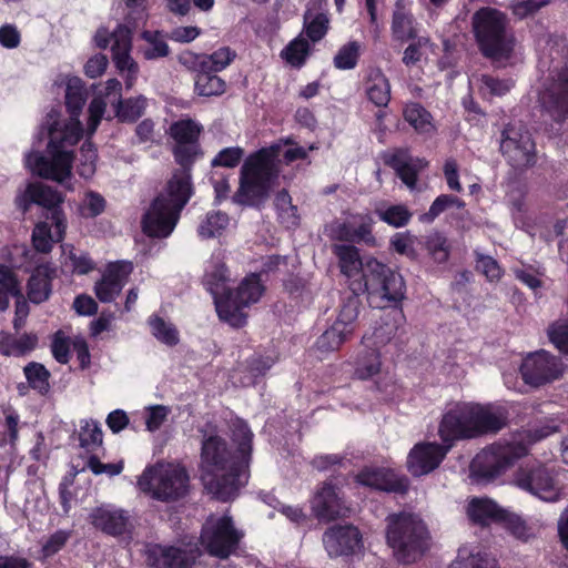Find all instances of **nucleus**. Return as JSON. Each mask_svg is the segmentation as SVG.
<instances>
[{"instance_id":"obj_8","label":"nucleus","mask_w":568,"mask_h":568,"mask_svg":"<svg viewBox=\"0 0 568 568\" xmlns=\"http://www.w3.org/2000/svg\"><path fill=\"white\" fill-rule=\"evenodd\" d=\"M386 541L398 561L409 564L429 548L430 534L418 514L400 511L386 517Z\"/></svg>"},{"instance_id":"obj_48","label":"nucleus","mask_w":568,"mask_h":568,"mask_svg":"<svg viewBox=\"0 0 568 568\" xmlns=\"http://www.w3.org/2000/svg\"><path fill=\"white\" fill-rule=\"evenodd\" d=\"M352 336L334 323L316 341L315 346L322 353H329L338 349L342 344Z\"/></svg>"},{"instance_id":"obj_50","label":"nucleus","mask_w":568,"mask_h":568,"mask_svg":"<svg viewBox=\"0 0 568 568\" xmlns=\"http://www.w3.org/2000/svg\"><path fill=\"white\" fill-rule=\"evenodd\" d=\"M38 343L36 335H22L17 339H11L9 335L0 334V352L6 355H17L31 351Z\"/></svg>"},{"instance_id":"obj_14","label":"nucleus","mask_w":568,"mask_h":568,"mask_svg":"<svg viewBox=\"0 0 568 568\" xmlns=\"http://www.w3.org/2000/svg\"><path fill=\"white\" fill-rule=\"evenodd\" d=\"M94 42L100 49H105L112 42L114 65L123 77L126 89H132L139 74V65L131 55L132 29L125 24H119L113 32H109L106 28H100L95 32Z\"/></svg>"},{"instance_id":"obj_35","label":"nucleus","mask_w":568,"mask_h":568,"mask_svg":"<svg viewBox=\"0 0 568 568\" xmlns=\"http://www.w3.org/2000/svg\"><path fill=\"white\" fill-rule=\"evenodd\" d=\"M559 430L558 422L552 417H547L539 420L537 424L530 426L529 428L517 433L513 436L514 439H521L525 445L528 446V450L530 446L534 444L549 437L550 435L557 433Z\"/></svg>"},{"instance_id":"obj_54","label":"nucleus","mask_w":568,"mask_h":568,"mask_svg":"<svg viewBox=\"0 0 568 568\" xmlns=\"http://www.w3.org/2000/svg\"><path fill=\"white\" fill-rule=\"evenodd\" d=\"M376 213L383 222L393 227L405 226L412 217L409 210L402 204L390 205L385 209L377 207Z\"/></svg>"},{"instance_id":"obj_12","label":"nucleus","mask_w":568,"mask_h":568,"mask_svg":"<svg viewBox=\"0 0 568 568\" xmlns=\"http://www.w3.org/2000/svg\"><path fill=\"white\" fill-rule=\"evenodd\" d=\"M121 90L122 84L118 79H109L105 82L103 91H99L91 100L88 108L89 118L87 123L89 134L95 132L104 115L108 102L114 106L115 115L121 121L132 122L143 114L146 108V99L144 97H138L122 101Z\"/></svg>"},{"instance_id":"obj_15","label":"nucleus","mask_w":568,"mask_h":568,"mask_svg":"<svg viewBox=\"0 0 568 568\" xmlns=\"http://www.w3.org/2000/svg\"><path fill=\"white\" fill-rule=\"evenodd\" d=\"M528 455V446L523 440L499 442L483 449L471 463V471L483 478L491 479L504 474L516 460Z\"/></svg>"},{"instance_id":"obj_23","label":"nucleus","mask_w":568,"mask_h":568,"mask_svg":"<svg viewBox=\"0 0 568 568\" xmlns=\"http://www.w3.org/2000/svg\"><path fill=\"white\" fill-rule=\"evenodd\" d=\"M453 443L440 446L435 443L415 445L407 457V468L414 476H423L438 467Z\"/></svg>"},{"instance_id":"obj_26","label":"nucleus","mask_w":568,"mask_h":568,"mask_svg":"<svg viewBox=\"0 0 568 568\" xmlns=\"http://www.w3.org/2000/svg\"><path fill=\"white\" fill-rule=\"evenodd\" d=\"M359 485L384 491L405 493L408 480L387 468L365 467L356 475Z\"/></svg>"},{"instance_id":"obj_10","label":"nucleus","mask_w":568,"mask_h":568,"mask_svg":"<svg viewBox=\"0 0 568 568\" xmlns=\"http://www.w3.org/2000/svg\"><path fill=\"white\" fill-rule=\"evenodd\" d=\"M138 486L158 500L174 501L187 494L190 477L180 464L158 463L142 473Z\"/></svg>"},{"instance_id":"obj_53","label":"nucleus","mask_w":568,"mask_h":568,"mask_svg":"<svg viewBox=\"0 0 568 568\" xmlns=\"http://www.w3.org/2000/svg\"><path fill=\"white\" fill-rule=\"evenodd\" d=\"M549 342L561 353L568 355V318H558L547 327Z\"/></svg>"},{"instance_id":"obj_31","label":"nucleus","mask_w":568,"mask_h":568,"mask_svg":"<svg viewBox=\"0 0 568 568\" xmlns=\"http://www.w3.org/2000/svg\"><path fill=\"white\" fill-rule=\"evenodd\" d=\"M63 202V196L60 192L51 186L42 183H31L27 186L26 192L20 200V205L27 211L30 203L52 209Z\"/></svg>"},{"instance_id":"obj_22","label":"nucleus","mask_w":568,"mask_h":568,"mask_svg":"<svg viewBox=\"0 0 568 568\" xmlns=\"http://www.w3.org/2000/svg\"><path fill=\"white\" fill-rule=\"evenodd\" d=\"M311 508L318 520L327 523L351 514V507L341 496L339 490L327 483L323 484L314 494Z\"/></svg>"},{"instance_id":"obj_13","label":"nucleus","mask_w":568,"mask_h":568,"mask_svg":"<svg viewBox=\"0 0 568 568\" xmlns=\"http://www.w3.org/2000/svg\"><path fill=\"white\" fill-rule=\"evenodd\" d=\"M243 536L229 515H211L202 526L200 545L210 556L224 560L236 552Z\"/></svg>"},{"instance_id":"obj_43","label":"nucleus","mask_w":568,"mask_h":568,"mask_svg":"<svg viewBox=\"0 0 568 568\" xmlns=\"http://www.w3.org/2000/svg\"><path fill=\"white\" fill-rule=\"evenodd\" d=\"M235 57V51L229 47H222L211 54L202 55L199 60V68L216 73L227 68Z\"/></svg>"},{"instance_id":"obj_7","label":"nucleus","mask_w":568,"mask_h":568,"mask_svg":"<svg viewBox=\"0 0 568 568\" xmlns=\"http://www.w3.org/2000/svg\"><path fill=\"white\" fill-rule=\"evenodd\" d=\"M193 194L191 175L174 172L166 187L151 203L142 220L143 232L151 237H168L175 229L181 211Z\"/></svg>"},{"instance_id":"obj_42","label":"nucleus","mask_w":568,"mask_h":568,"mask_svg":"<svg viewBox=\"0 0 568 568\" xmlns=\"http://www.w3.org/2000/svg\"><path fill=\"white\" fill-rule=\"evenodd\" d=\"M226 83L215 72L201 70L195 80V91L202 97L221 95L225 92Z\"/></svg>"},{"instance_id":"obj_33","label":"nucleus","mask_w":568,"mask_h":568,"mask_svg":"<svg viewBox=\"0 0 568 568\" xmlns=\"http://www.w3.org/2000/svg\"><path fill=\"white\" fill-rule=\"evenodd\" d=\"M62 250V266L77 275H85L95 268V262L90 255L74 247L71 244L61 245Z\"/></svg>"},{"instance_id":"obj_25","label":"nucleus","mask_w":568,"mask_h":568,"mask_svg":"<svg viewBox=\"0 0 568 568\" xmlns=\"http://www.w3.org/2000/svg\"><path fill=\"white\" fill-rule=\"evenodd\" d=\"M133 271L131 262H116L108 265L100 281L94 285V293L102 303L112 302L122 291Z\"/></svg>"},{"instance_id":"obj_2","label":"nucleus","mask_w":568,"mask_h":568,"mask_svg":"<svg viewBox=\"0 0 568 568\" xmlns=\"http://www.w3.org/2000/svg\"><path fill=\"white\" fill-rule=\"evenodd\" d=\"M201 433L200 478L211 495L227 501L247 481V460L231 454L215 427L207 425Z\"/></svg>"},{"instance_id":"obj_16","label":"nucleus","mask_w":568,"mask_h":568,"mask_svg":"<svg viewBox=\"0 0 568 568\" xmlns=\"http://www.w3.org/2000/svg\"><path fill=\"white\" fill-rule=\"evenodd\" d=\"M500 152L516 170L524 171L537 163V150L530 132L519 123H508L500 133Z\"/></svg>"},{"instance_id":"obj_11","label":"nucleus","mask_w":568,"mask_h":568,"mask_svg":"<svg viewBox=\"0 0 568 568\" xmlns=\"http://www.w3.org/2000/svg\"><path fill=\"white\" fill-rule=\"evenodd\" d=\"M510 483L545 503H557L566 496L559 473L549 463L534 462L518 467Z\"/></svg>"},{"instance_id":"obj_24","label":"nucleus","mask_w":568,"mask_h":568,"mask_svg":"<svg viewBox=\"0 0 568 568\" xmlns=\"http://www.w3.org/2000/svg\"><path fill=\"white\" fill-rule=\"evenodd\" d=\"M91 524L102 532L118 537L129 532L132 528L128 511L113 505H102L90 514Z\"/></svg>"},{"instance_id":"obj_1","label":"nucleus","mask_w":568,"mask_h":568,"mask_svg":"<svg viewBox=\"0 0 568 568\" xmlns=\"http://www.w3.org/2000/svg\"><path fill=\"white\" fill-rule=\"evenodd\" d=\"M65 87L69 119L62 120L60 111L55 109L47 114L43 123L49 135L45 154L28 153L26 165L32 173L73 191V146L80 141L83 133L79 116L85 103V88L79 77H67Z\"/></svg>"},{"instance_id":"obj_21","label":"nucleus","mask_w":568,"mask_h":568,"mask_svg":"<svg viewBox=\"0 0 568 568\" xmlns=\"http://www.w3.org/2000/svg\"><path fill=\"white\" fill-rule=\"evenodd\" d=\"M323 546L329 558L348 557L363 548L362 534L353 525H335L323 534Z\"/></svg>"},{"instance_id":"obj_60","label":"nucleus","mask_w":568,"mask_h":568,"mask_svg":"<svg viewBox=\"0 0 568 568\" xmlns=\"http://www.w3.org/2000/svg\"><path fill=\"white\" fill-rule=\"evenodd\" d=\"M464 202L456 196L442 194L435 199L432 203L427 213L422 216L423 221L430 222L435 220L440 213H443L446 209L450 206H456L457 209L464 207Z\"/></svg>"},{"instance_id":"obj_6","label":"nucleus","mask_w":568,"mask_h":568,"mask_svg":"<svg viewBox=\"0 0 568 568\" xmlns=\"http://www.w3.org/2000/svg\"><path fill=\"white\" fill-rule=\"evenodd\" d=\"M507 424L501 406L479 403H457L442 418L438 434L444 443L495 434Z\"/></svg>"},{"instance_id":"obj_52","label":"nucleus","mask_w":568,"mask_h":568,"mask_svg":"<svg viewBox=\"0 0 568 568\" xmlns=\"http://www.w3.org/2000/svg\"><path fill=\"white\" fill-rule=\"evenodd\" d=\"M304 22L307 37L314 42L321 40L327 32L328 19L323 12L313 11L312 8H307Z\"/></svg>"},{"instance_id":"obj_5","label":"nucleus","mask_w":568,"mask_h":568,"mask_svg":"<svg viewBox=\"0 0 568 568\" xmlns=\"http://www.w3.org/2000/svg\"><path fill=\"white\" fill-rule=\"evenodd\" d=\"M229 277L224 264L214 263L207 267L204 283L214 297L220 320L233 327H241L246 323L245 310L261 300L265 287L260 275L253 273L244 277L235 291H227L225 284Z\"/></svg>"},{"instance_id":"obj_62","label":"nucleus","mask_w":568,"mask_h":568,"mask_svg":"<svg viewBox=\"0 0 568 568\" xmlns=\"http://www.w3.org/2000/svg\"><path fill=\"white\" fill-rule=\"evenodd\" d=\"M97 152L90 142H84L81 146L79 174L84 179H90L95 172Z\"/></svg>"},{"instance_id":"obj_58","label":"nucleus","mask_w":568,"mask_h":568,"mask_svg":"<svg viewBox=\"0 0 568 568\" xmlns=\"http://www.w3.org/2000/svg\"><path fill=\"white\" fill-rule=\"evenodd\" d=\"M104 209V197L98 192L88 191L84 193L79 212L83 217H95L103 213Z\"/></svg>"},{"instance_id":"obj_61","label":"nucleus","mask_w":568,"mask_h":568,"mask_svg":"<svg viewBox=\"0 0 568 568\" xmlns=\"http://www.w3.org/2000/svg\"><path fill=\"white\" fill-rule=\"evenodd\" d=\"M359 48L357 42H349L342 47L334 58L335 67L341 70L353 69L357 63Z\"/></svg>"},{"instance_id":"obj_30","label":"nucleus","mask_w":568,"mask_h":568,"mask_svg":"<svg viewBox=\"0 0 568 568\" xmlns=\"http://www.w3.org/2000/svg\"><path fill=\"white\" fill-rule=\"evenodd\" d=\"M54 274L55 268L50 263L39 265L34 270L28 283V297L32 303L39 304L49 298L50 281Z\"/></svg>"},{"instance_id":"obj_38","label":"nucleus","mask_w":568,"mask_h":568,"mask_svg":"<svg viewBox=\"0 0 568 568\" xmlns=\"http://www.w3.org/2000/svg\"><path fill=\"white\" fill-rule=\"evenodd\" d=\"M359 293H353L346 297L338 311L337 318L334 322L335 325L353 335L355 329V322L359 314L361 301L358 297Z\"/></svg>"},{"instance_id":"obj_59","label":"nucleus","mask_w":568,"mask_h":568,"mask_svg":"<svg viewBox=\"0 0 568 568\" xmlns=\"http://www.w3.org/2000/svg\"><path fill=\"white\" fill-rule=\"evenodd\" d=\"M232 435L239 442V455L243 460L248 462L251 452L252 432L243 420H235L232 426Z\"/></svg>"},{"instance_id":"obj_34","label":"nucleus","mask_w":568,"mask_h":568,"mask_svg":"<svg viewBox=\"0 0 568 568\" xmlns=\"http://www.w3.org/2000/svg\"><path fill=\"white\" fill-rule=\"evenodd\" d=\"M382 354L362 347L354 361V377L361 381L372 379L381 373Z\"/></svg>"},{"instance_id":"obj_57","label":"nucleus","mask_w":568,"mask_h":568,"mask_svg":"<svg viewBox=\"0 0 568 568\" xmlns=\"http://www.w3.org/2000/svg\"><path fill=\"white\" fill-rule=\"evenodd\" d=\"M373 217L369 214L354 215V242H364L368 245L375 244V237L372 234Z\"/></svg>"},{"instance_id":"obj_28","label":"nucleus","mask_w":568,"mask_h":568,"mask_svg":"<svg viewBox=\"0 0 568 568\" xmlns=\"http://www.w3.org/2000/svg\"><path fill=\"white\" fill-rule=\"evenodd\" d=\"M387 163L396 171L400 180L412 190L416 185L418 172L427 165V161L419 158H413L406 150H397L394 152Z\"/></svg>"},{"instance_id":"obj_46","label":"nucleus","mask_w":568,"mask_h":568,"mask_svg":"<svg viewBox=\"0 0 568 568\" xmlns=\"http://www.w3.org/2000/svg\"><path fill=\"white\" fill-rule=\"evenodd\" d=\"M229 217L221 212L209 213L200 223L197 233L202 239H211L222 235L229 225Z\"/></svg>"},{"instance_id":"obj_32","label":"nucleus","mask_w":568,"mask_h":568,"mask_svg":"<svg viewBox=\"0 0 568 568\" xmlns=\"http://www.w3.org/2000/svg\"><path fill=\"white\" fill-rule=\"evenodd\" d=\"M397 331L395 323L383 320L369 331H367L362 338V347L372 349L374 352L383 353L384 348L393 341Z\"/></svg>"},{"instance_id":"obj_63","label":"nucleus","mask_w":568,"mask_h":568,"mask_svg":"<svg viewBox=\"0 0 568 568\" xmlns=\"http://www.w3.org/2000/svg\"><path fill=\"white\" fill-rule=\"evenodd\" d=\"M171 409L164 405H153L145 408V426L149 432L158 430L166 420Z\"/></svg>"},{"instance_id":"obj_3","label":"nucleus","mask_w":568,"mask_h":568,"mask_svg":"<svg viewBox=\"0 0 568 568\" xmlns=\"http://www.w3.org/2000/svg\"><path fill=\"white\" fill-rule=\"evenodd\" d=\"M332 252L353 293L368 292L371 296H378L385 302L382 306L404 298L405 283L400 274L374 257L363 261L359 250L351 244H333Z\"/></svg>"},{"instance_id":"obj_4","label":"nucleus","mask_w":568,"mask_h":568,"mask_svg":"<svg viewBox=\"0 0 568 568\" xmlns=\"http://www.w3.org/2000/svg\"><path fill=\"white\" fill-rule=\"evenodd\" d=\"M308 150L288 140H281L250 154L241 169L237 197L241 203L253 205L263 201L278 174L281 158L286 164L307 156Z\"/></svg>"},{"instance_id":"obj_51","label":"nucleus","mask_w":568,"mask_h":568,"mask_svg":"<svg viewBox=\"0 0 568 568\" xmlns=\"http://www.w3.org/2000/svg\"><path fill=\"white\" fill-rule=\"evenodd\" d=\"M310 53V44L306 39L297 37L282 51V58L292 67L300 68L305 63Z\"/></svg>"},{"instance_id":"obj_18","label":"nucleus","mask_w":568,"mask_h":568,"mask_svg":"<svg viewBox=\"0 0 568 568\" xmlns=\"http://www.w3.org/2000/svg\"><path fill=\"white\" fill-rule=\"evenodd\" d=\"M203 126L192 119H181L173 122L168 134L173 140V154L175 161L189 174V166L193 163L195 158L200 154L199 138Z\"/></svg>"},{"instance_id":"obj_45","label":"nucleus","mask_w":568,"mask_h":568,"mask_svg":"<svg viewBox=\"0 0 568 568\" xmlns=\"http://www.w3.org/2000/svg\"><path fill=\"white\" fill-rule=\"evenodd\" d=\"M79 442L81 447L89 452L102 445L103 433L95 420L83 419L80 422Z\"/></svg>"},{"instance_id":"obj_39","label":"nucleus","mask_w":568,"mask_h":568,"mask_svg":"<svg viewBox=\"0 0 568 568\" xmlns=\"http://www.w3.org/2000/svg\"><path fill=\"white\" fill-rule=\"evenodd\" d=\"M275 207L280 222L287 229H295L300 225L301 216L296 205L287 191L282 190L275 196Z\"/></svg>"},{"instance_id":"obj_17","label":"nucleus","mask_w":568,"mask_h":568,"mask_svg":"<svg viewBox=\"0 0 568 568\" xmlns=\"http://www.w3.org/2000/svg\"><path fill=\"white\" fill-rule=\"evenodd\" d=\"M565 369L562 359L545 349L529 353L520 365L523 379L535 387L560 378Z\"/></svg>"},{"instance_id":"obj_47","label":"nucleus","mask_w":568,"mask_h":568,"mask_svg":"<svg viewBox=\"0 0 568 568\" xmlns=\"http://www.w3.org/2000/svg\"><path fill=\"white\" fill-rule=\"evenodd\" d=\"M403 2L404 0L397 2L392 27L394 37L398 40H407L415 36L412 17Z\"/></svg>"},{"instance_id":"obj_55","label":"nucleus","mask_w":568,"mask_h":568,"mask_svg":"<svg viewBox=\"0 0 568 568\" xmlns=\"http://www.w3.org/2000/svg\"><path fill=\"white\" fill-rule=\"evenodd\" d=\"M514 87L511 79H498L493 75H481L479 91L483 95L501 97Z\"/></svg>"},{"instance_id":"obj_27","label":"nucleus","mask_w":568,"mask_h":568,"mask_svg":"<svg viewBox=\"0 0 568 568\" xmlns=\"http://www.w3.org/2000/svg\"><path fill=\"white\" fill-rule=\"evenodd\" d=\"M51 223L54 226L52 231L48 222L38 223L32 232V244L37 252L49 253L53 244L61 242L65 236L67 217L60 210H53L50 216Z\"/></svg>"},{"instance_id":"obj_44","label":"nucleus","mask_w":568,"mask_h":568,"mask_svg":"<svg viewBox=\"0 0 568 568\" xmlns=\"http://www.w3.org/2000/svg\"><path fill=\"white\" fill-rule=\"evenodd\" d=\"M449 568H498L480 551H475L467 546L459 548L456 559Z\"/></svg>"},{"instance_id":"obj_19","label":"nucleus","mask_w":568,"mask_h":568,"mask_svg":"<svg viewBox=\"0 0 568 568\" xmlns=\"http://www.w3.org/2000/svg\"><path fill=\"white\" fill-rule=\"evenodd\" d=\"M203 550L196 544L181 546L150 545L145 560L151 568H193Z\"/></svg>"},{"instance_id":"obj_37","label":"nucleus","mask_w":568,"mask_h":568,"mask_svg":"<svg viewBox=\"0 0 568 568\" xmlns=\"http://www.w3.org/2000/svg\"><path fill=\"white\" fill-rule=\"evenodd\" d=\"M403 115L418 133L429 134L436 130L430 113L418 103L406 104Z\"/></svg>"},{"instance_id":"obj_9","label":"nucleus","mask_w":568,"mask_h":568,"mask_svg":"<svg viewBox=\"0 0 568 568\" xmlns=\"http://www.w3.org/2000/svg\"><path fill=\"white\" fill-rule=\"evenodd\" d=\"M473 28L481 52L493 61L503 63L513 57L515 39L507 30L504 13L484 8L473 17Z\"/></svg>"},{"instance_id":"obj_41","label":"nucleus","mask_w":568,"mask_h":568,"mask_svg":"<svg viewBox=\"0 0 568 568\" xmlns=\"http://www.w3.org/2000/svg\"><path fill=\"white\" fill-rule=\"evenodd\" d=\"M152 335L166 346H175L180 342V333L175 325L164 318L152 315L149 317Z\"/></svg>"},{"instance_id":"obj_20","label":"nucleus","mask_w":568,"mask_h":568,"mask_svg":"<svg viewBox=\"0 0 568 568\" xmlns=\"http://www.w3.org/2000/svg\"><path fill=\"white\" fill-rule=\"evenodd\" d=\"M544 111L555 121H562L568 115V69H564L547 80L538 93Z\"/></svg>"},{"instance_id":"obj_56","label":"nucleus","mask_w":568,"mask_h":568,"mask_svg":"<svg viewBox=\"0 0 568 568\" xmlns=\"http://www.w3.org/2000/svg\"><path fill=\"white\" fill-rule=\"evenodd\" d=\"M24 375L32 388L44 393L49 389V372L38 363H30L24 367Z\"/></svg>"},{"instance_id":"obj_49","label":"nucleus","mask_w":568,"mask_h":568,"mask_svg":"<svg viewBox=\"0 0 568 568\" xmlns=\"http://www.w3.org/2000/svg\"><path fill=\"white\" fill-rule=\"evenodd\" d=\"M434 54V45L426 38H419L410 43L404 51L403 62L407 65H415L423 61L429 60Z\"/></svg>"},{"instance_id":"obj_40","label":"nucleus","mask_w":568,"mask_h":568,"mask_svg":"<svg viewBox=\"0 0 568 568\" xmlns=\"http://www.w3.org/2000/svg\"><path fill=\"white\" fill-rule=\"evenodd\" d=\"M368 99L377 106H386L390 100V84L379 71L371 73L367 84Z\"/></svg>"},{"instance_id":"obj_36","label":"nucleus","mask_w":568,"mask_h":568,"mask_svg":"<svg viewBox=\"0 0 568 568\" xmlns=\"http://www.w3.org/2000/svg\"><path fill=\"white\" fill-rule=\"evenodd\" d=\"M141 39L144 41V45L140 51L144 59L156 60L170 54L169 44L161 32L145 30L141 33Z\"/></svg>"},{"instance_id":"obj_64","label":"nucleus","mask_w":568,"mask_h":568,"mask_svg":"<svg viewBox=\"0 0 568 568\" xmlns=\"http://www.w3.org/2000/svg\"><path fill=\"white\" fill-rule=\"evenodd\" d=\"M514 274L517 280L527 285L530 290L536 291L544 286L542 277L545 275L544 271L539 268L532 267H521L515 268Z\"/></svg>"},{"instance_id":"obj_29","label":"nucleus","mask_w":568,"mask_h":568,"mask_svg":"<svg viewBox=\"0 0 568 568\" xmlns=\"http://www.w3.org/2000/svg\"><path fill=\"white\" fill-rule=\"evenodd\" d=\"M505 511L494 500L485 497L471 498L466 507L468 519L479 526L500 521L505 518Z\"/></svg>"}]
</instances>
